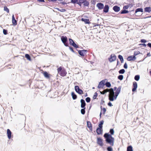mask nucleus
Instances as JSON below:
<instances>
[{
    "label": "nucleus",
    "instance_id": "obj_1",
    "mask_svg": "<svg viewBox=\"0 0 151 151\" xmlns=\"http://www.w3.org/2000/svg\"><path fill=\"white\" fill-rule=\"evenodd\" d=\"M111 134L106 133L104 135V137L106 139V143L109 144L111 146H113L114 145V138L112 137L111 135L114 134V131L113 129H111L110 130Z\"/></svg>",
    "mask_w": 151,
    "mask_h": 151
},
{
    "label": "nucleus",
    "instance_id": "obj_2",
    "mask_svg": "<svg viewBox=\"0 0 151 151\" xmlns=\"http://www.w3.org/2000/svg\"><path fill=\"white\" fill-rule=\"evenodd\" d=\"M106 93L107 92H109V99L110 101H114V99L113 98V96L114 95V89L112 88H110V89H106L104 90Z\"/></svg>",
    "mask_w": 151,
    "mask_h": 151
},
{
    "label": "nucleus",
    "instance_id": "obj_3",
    "mask_svg": "<svg viewBox=\"0 0 151 151\" xmlns=\"http://www.w3.org/2000/svg\"><path fill=\"white\" fill-rule=\"evenodd\" d=\"M58 73L62 76H65L67 74V72L63 67L60 66L57 69Z\"/></svg>",
    "mask_w": 151,
    "mask_h": 151
},
{
    "label": "nucleus",
    "instance_id": "obj_4",
    "mask_svg": "<svg viewBox=\"0 0 151 151\" xmlns=\"http://www.w3.org/2000/svg\"><path fill=\"white\" fill-rule=\"evenodd\" d=\"M113 89L114 91L116 90L115 95L114 92V95L113 96V98L114 101V100H116V99L120 93L121 89V86H119L117 89V88L116 87H114Z\"/></svg>",
    "mask_w": 151,
    "mask_h": 151
},
{
    "label": "nucleus",
    "instance_id": "obj_5",
    "mask_svg": "<svg viewBox=\"0 0 151 151\" xmlns=\"http://www.w3.org/2000/svg\"><path fill=\"white\" fill-rule=\"evenodd\" d=\"M106 81L107 80L106 79L101 81L99 83L98 88H103L104 86L105 85V83Z\"/></svg>",
    "mask_w": 151,
    "mask_h": 151
},
{
    "label": "nucleus",
    "instance_id": "obj_6",
    "mask_svg": "<svg viewBox=\"0 0 151 151\" xmlns=\"http://www.w3.org/2000/svg\"><path fill=\"white\" fill-rule=\"evenodd\" d=\"M75 90L77 93L80 95H81L83 93V91L81 89H80L79 87L78 86H75Z\"/></svg>",
    "mask_w": 151,
    "mask_h": 151
},
{
    "label": "nucleus",
    "instance_id": "obj_7",
    "mask_svg": "<svg viewBox=\"0 0 151 151\" xmlns=\"http://www.w3.org/2000/svg\"><path fill=\"white\" fill-rule=\"evenodd\" d=\"M61 40L62 42L63 43L64 45L66 46H68V44L67 43V40L66 36H62L61 37Z\"/></svg>",
    "mask_w": 151,
    "mask_h": 151
},
{
    "label": "nucleus",
    "instance_id": "obj_8",
    "mask_svg": "<svg viewBox=\"0 0 151 151\" xmlns=\"http://www.w3.org/2000/svg\"><path fill=\"white\" fill-rule=\"evenodd\" d=\"M116 59V57L115 55L112 54L110 55V57L109 58L108 60L110 62H111L115 60Z\"/></svg>",
    "mask_w": 151,
    "mask_h": 151
},
{
    "label": "nucleus",
    "instance_id": "obj_9",
    "mask_svg": "<svg viewBox=\"0 0 151 151\" xmlns=\"http://www.w3.org/2000/svg\"><path fill=\"white\" fill-rule=\"evenodd\" d=\"M103 141L101 138H97V143L98 144L101 146H102L104 145Z\"/></svg>",
    "mask_w": 151,
    "mask_h": 151
},
{
    "label": "nucleus",
    "instance_id": "obj_10",
    "mask_svg": "<svg viewBox=\"0 0 151 151\" xmlns=\"http://www.w3.org/2000/svg\"><path fill=\"white\" fill-rule=\"evenodd\" d=\"M70 44L74 47L77 48L78 47V45H77L71 39H69Z\"/></svg>",
    "mask_w": 151,
    "mask_h": 151
},
{
    "label": "nucleus",
    "instance_id": "obj_11",
    "mask_svg": "<svg viewBox=\"0 0 151 151\" xmlns=\"http://www.w3.org/2000/svg\"><path fill=\"white\" fill-rule=\"evenodd\" d=\"M87 52L86 50H79L78 51V53L81 56H84L86 54Z\"/></svg>",
    "mask_w": 151,
    "mask_h": 151
},
{
    "label": "nucleus",
    "instance_id": "obj_12",
    "mask_svg": "<svg viewBox=\"0 0 151 151\" xmlns=\"http://www.w3.org/2000/svg\"><path fill=\"white\" fill-rule=\"evenodd\" d=\"M139 54L142 55V54L139 51H134V55H133V60H135L136 58V56Z\"/></svg>",
    "mask_w": 151,
    "mask_h": 151
},
{
    "label": "nucleus",
    "instance_id": "obj_13",
    "mask_svg": "<svg viewBox=\"0 0 151 151\" xmlns=\"http://www.w3.org/2000/svg\"><path fill=\"white\" fill-rule=\"evenodd\" d=\"M137 87V84L136 82H133V92L136 90Z\"/></svg>",
    "mask_w": 151,
    "mask_h": 151
},
{
    "label": "nucleus",
    "instance_id": "obj_14",
    "mask_svg": "<svg viewBox=\"0 0 151 151\" xmlns=\"http://www.w3.org/2000/svg\"><path fill=\"white\" fill-rule=\"evenodd\" d=\"M44 77L48 79H49L50 78L51 75L48 73L46 71H43L42 72Z\"/></svg>",
    "mask_w": 151,
    "mask_h": 151
},
{
    "label": "nucleus",
    "instance_id": "obj_15",
    "mask_svg": "<svg viewBox=\"0 0 151 151\" xmlns=\"http://www.w3.org/2000/svg\"><path fill=\"white\" fill-rule=\"evenodd\" d=\"M96 6L99 10L102 9L104 7L103 4L101 3H98L96 5Z\"/></svg>",
    "mask_w": 151,
    "mask_h": 151
},
{
    "label": "nucleus",
    "instance_id": "obj_16",
    "mask_svg": "<svg viewBox=\"0 0 151 151\" xmlns=\"http://www.w3.org/2000/svg\"><path fill=\"white\" fill-rule=\"evenodd\" d=\"M96 133L98 135L102 134L103 132L102 128H98L96 130Z\"/></svg>",
    "mask_w": 151,
    "mask_h": 151
},
{
    "label": "nucleus",
    "instance_id": "obj_17",
    "mask_svg": "<svg viewBox=\"0 0 151 151\" xmlns=\"http://www.w3.org/2000/svg\"><path fill=\"white\" fill-rule=\"evenodd\" d=\"M113 9L115 12H118L120 11V8L117 6H115L113 7Z\"/></svg>",
    "mask_w": 151,
    "mask_h": 151
},
{
    "label": "nucleus",
    "instance_id": "obj_18",
    "mask_svg": "<svg viewBox=\"0 0 151 151\" xmlns=\"http://www.w3.org/2000/svg\"><path fill=\"white\" fill-rule=\"evenodd\" d=\"M87 126L89 128V129L91 131H92V124L90 122L87 121Z\"/></svg>",
    "mask_w": 151,
    "mask_h": 151
},
{
    "label": "nucleus",
    "instance_id": "obj_19",
    "mask_svg": "<svg viewBox=\"0 0 151 151\" xmlns=\"http://www.w3.org/2000/svg\"><path fill=\"white\" fill-rule=\"evenodd\" d=\"M103 12L105 13H107L108 12L109 7L108 5H105L104 7Z\"/></svg>",
    "mask_w": 151,
    "mask_h": 151
},
{
    "label": "nucleus",
    "instance_id": "obj_20",
    "mask_svg": "<svg viewBox=\"0 0 151 151\" xmlns=\"http://www.w3.org/2000/svg\"><path fill=\"white\" fill-rule=\"evenodd\" d=\"M12 18L13 24L14 25H16L17 24V21L15 19L14 15H12Z\"/></svg>",
    "mask_w": 151,
    "mask_h": 151
},
{
    "label": "nucleus",
    "instance_id": "obj_21",
    "mask_svg": "<svg viewBox=\"0 0 151 151\" xmlns=\"http://www.w3.org/2000/svg\"><path fill=\"white\" fill-rule=\"evenodd\" d=\"M81 107L82 108H84L86 106V105L85 101L83 99H81Z\"/></svg>",
    "mask_w": 151,
    "mask_h": 151
},
{
    "label": "nucleus",
    "instance_id": "obj_22",
    "mask_svg": "<svg viewBox=\"0 0 151 151\" xmlns=\"http://www.w3.org/2000/svg\"><path fill=\"white\" fill-rule=\"evenodd\" d=\"M7 134L8 138L10 139L11 137L12 132L9 129H7Z\"/></svg>",
    "mask_w": 151,
    "mask_h": 151
},
{
    "label": "nucleus",
    "instance_id": "obj_23",
    "mask_svg": "<svg viewBox=\"0 0 151 151\" xmlns=\"http://www.w3.org/2000/svg\"><path fill=\"white\" fill-rule=\"evenodd\" d=\"M151 11V8L150 7H147L144 8V12L150 13Z\"/></svg>",
    "mask_w": 151,
    "mask_h": 151
},
{
    "label": "nucleus",
    "instance_id": "obj_24",
    "mask_svg": "<svg viewBox=\"0 0 151 151\" xmlns=\"http://www.w3.org/2000/svg\"><path fill=\"white\" fill-rule=\"evenodd\" d=\"M138 12H143V9L142 8H138L136 9L135 11V14H137V13Z\"/></svg>",
    "mask_w": 151,
    "mask_h": 151
},
{
    "label": "nucleus",
    "instance_id": "obj_25",
    "mask_svg": "<svg viewBox=\"0 0 151 151\" xmlns=\"http://www.w3.org/2000/svg\"><path fill=\"white\" fill-rule=\"evenodd\" d=\"M81 20L84 22L86 24H89L90 23L88 19L82 18L81 19Z\"/></svg>",
    "mask_w": 151,
    "mask_h": 151
},
{
    "label": "nucleus",
    "instance_id": "obj_26",
    "mask_svg": "<svg viewBox=\"0 0 151 151\" xmlns=\"http://www.w3.org/2000/svg\"><path fill=\"white\" fill-rule=\"evenodd\" d=\"M71 94L72 98L73 100H75L77 99V96L76 94H75L74 92H72L71 93Z\"/></svg>",
    "mask_w": 151,
    "mask_h": 151
},
{
    "label": "nucleus",
    "instance_id": "obj_27",
    "mask_svg": "<svg viewBox=\"0 0 151 151\" xmlns=\"http://www.w3.org/2000/svg\"><path fill=\"white\" fill-rule=\"evenodd\" d=\"M104 122L102 120L100 122V123L98 125L99 127L98 128H102V125L104 124Z\"/></svg>",
    "mask_w": 151,
    "mask_h": 151
},
{
    "label": "nucleus",
    "instance_id": "obj_28",
    "mask_svg": "<svg viewBox=\"0 0 151 151\" xmlns=\"http://www.w3.org/2000/svg\"><path fill=\"white\" fill-rule=\"evenodd\" d=\"M134 79L135 80L137 81H138L140 79L139 75H136L134 77Z\"/></svg>",
    "mask_w": 151,
    "mask_h": 151
},
{
    "label": "nucleus",
    "instance_id": "obj_29",
    "mask_svg": "<svg viewBox=\"0 0 151 151\" xmlns=\"http://www.w3.org/2000/svg\"><path fill=\"white\" fill-rule=\"evenodd\" d=\"M128 12V11L124 10H122L120 12V13L121 14H126Z\"/></svg>",
    "mask_w": 151,
    "mask_h": 151
},
{
    "label": "nucleus",
    "instance_id": "obj_30",
    "mask_svg": "<svg viewBox=\"0 0 151 151\" xmlns=\"http://www.w3.org/2000/svg\"><path fill=\"white\" fill-rule=\"evenodd\" d=\"M25 57L28 60H31V58L29 55L28 54H26L25 55Z\"/></svg>",
    "mask_w": 151,
    "mask_h": 151
},
{
    "label": "nucleus",
    "instance_id": "obj_31",
    "mask_svg": "<svg viewBox=\"0 0 151 151\" xmlns=\"http://www.w3.org/2000/svg\"><path fill=\"white\" fill-rule=\"evenodd\" d=\"M127 151H132V147L131 146H129L127 147Z\"/></svg>",
    "mask_w": 151,
    "mask_h": 151
},
{
    "label": "nucleus",
    "instance_id": "obj_32",
    "mask_svg": "<svg viewBox=\"0 0 151 151\" xmlns=\"http://www.w3.org/2000/svg\"><path fill=\"white\" fill-rule=\"evenodd\" d=\"M106 109L105 108H103L101 110V112H102L103 114H104L105 113Z\"/></svg>",
    "mask_w": 151,
    "mask_h": 151
},
{
    "label": "nucleus",
    "instance_id": "obj_33",
    "mask_svg": "<svg viewBox=\"0 0 151 151\" xmlns=\"http://www.w3.org/2000/svg\"><path fill=\"white\" fill-rule=\"evenodd\" d=\"M105 85L108 87H110L111 86V84L110 82H107L105 83Z\"/></svg>",
    "mask_w": 151,
    "mask_h": 151
},
{
    "label": "nucleus",
    "instance_id": "obj_34",
    "mask_svg": "<svg viewBox=\"0 0 151 151\" xmlns=\"http://www.w3.org/2000/svg\"><path fill=\"white\" fill-rule=\"evenodd\" d=\"M85 108H84L81 109V113L82 114H85Z\"/></svg>",
    "mask_w": 151,
    "mask_h": 151
},
{
    "label": "nucleus",
    "instance_id": "obj_35",
    "mask_svg": "<svg viewBox=\"0 0 151 151\" xmlns=\"http://www.w3.org/2000/svg\"><path fill=\"white\" fill-rule=\"evenodd\" d=\"M118 78L119 79L122 80L123 78V76L122 75H120L118 76Z\"/></svg>",
    "mask_w": 151,
    "mask_h": 151
},
{
    "label": "nucleus",
    "instance_id": "obj_36",
    "mask_svg": "<svg viewBox=\"0 0 151 151\" xmlns=\"http://www.w3.org/2000/svg\"><path fill=\"white\" fill-rule=\"evenodd\" d=\"M4 11L8 13H9V10L7 8V7L5 6L4 7Z\"/></svg>",
    "mask_w": 151,
    "mask_h": 151
},
{
    "label": "nucleus",
    "instance_id": "obj_37",
    "mask_svg": "<svg viewBox=\"0 0 151 151\" xmlns=\"http://www.w3.org/2000/svg\"><path fill=\"white\" fill-rule=\"evenodd\" d=\"M125 70L124 69H121L119 71V72L120 74H123Z\"/></svg>",
    "mask_w": 151,
    "mask_h": 151
},
{
    "label": "nucleus",
    "instance_id": "obj_38",
    "mask_svg": "<svg viewBox=\"0 0 151 151\" xmlns=\"http://www.w3.org/2000/svg\"><path fill=\"white\" fill-rule=\"evenodd\" d=\"M97 95H98V93L97 92H95L94 94V95L93 96V99H96L97 96Z\"/></svg>",
    "mask_w": 151,
    "mask_h": 151
},
{
    "label": "nucleus",
    "instance_id": "obj_39",
    "mask_svg": "<svg viewBox=\"0 0 151 151\" xmlns=\"http://www.w3.org/2000/svg\"><path fill=\"white\" fill-rule=\"evenodd\" d=\"M83 3L84 5L85 6H88L89 4V2L88 1H85V2H84Z\"/></svg>",
    "mask_w": 151,
    "mask_h": 151
},
{
    "label": "nucleus",
    "instance_id": "obj_40",
    "mask_svg": "<svg viewBox=\"0 0 151 151\" xmlns=\"http://www.w3.org/2000/svg\"><path fill=\"white\" fill-rule=\"evenodd\" d=\"M86 1V0H79L78 4L80 5H81L80 4H81L83 3L84 2H85V1Z\"/></svg>",
    "mask_w": 151,
    "mask_h": 151
},
{
    "label": "nucleus",
    "instance_id": "obj_41",
    "mask_svg": "<svg viewBox=\"0 0 151 151\" xmlns=\"http://www.w3.org/2000/svg\"><path fill=\"white\" fill-rule=\"evenodd\" d=\"M3 34L5 35H6L7 34V30L4 29L3 30Z\"/></svg>",
    "mask_w": 151,
    "mask_h": 151
},
{
    "label": "nucleus",
    "instance_id": "obj_42",
    "mask_svg": "<svg viewBox=\"0 0 151 151\" xmlns=\"http://www.w3.org/2000/svg\"><path fill=\"white\" fill-rule=\"evenodd\" d=\"M140 42L142 43H145L146 42H147V41L145 39H142L141 40Z\"/></svg>",
    "mask_w": 151,
    "mask_h": 151
},
{
    "label": "nucleus",
    "instance_id": "obj_43",
    "mask_svg": "<svg viewBox=\"0 0 151 151\" xmlns=\"http://www.w3.org/2000/svg\"><path fill=\"white\" fill-rule=\"evenodd\" d=\"M108 151H113L112 148L111 147H109L107 148Z\"/></svg>",
    "mask_w": 151,
    "mask_h": 151
},
{
    "label": "nucleus",
    "instance_id": "obj_44",
    "mask_svg": "<svg viewBox=\"0 0 151 151\" xmlns=\"http://www.w3.org/2000/svg\"><path fill=\"white\" fill-rule=\"evenodd\" d=\"M86 100L87 102H89L91 100L90 98L88 97H87L86 98Z\"/></svg>",
    "mask_w": 151,
    "mask_h": 151
},
{
    "label": "nucleus",
    "instance_id": "obj_45",
    "mask_svg": "<svg viewBox=\"0 0 151 151\" xmlns=\"http://www.w3.org/2000/svg\"><path fill=\"white\" fill-rule=\"evenodd\" d=\"M127 59L128 60L130 61L132 60V56H130L127 57Z\"/></svg>",
    "mask_w": 151,
    "mask_h": 151
},
{
    "label": "nucleus",
    "instance_id": "obj_46",
    "mask_svg": "<svg viewBox=\"0 0 151 151\" xmlns=\"http://www.w3.org/2000/svg\"><path fill=\"white\" fill-rule=\"evenodd\" d=\"M58 10L60 11V12H65V11H66V10L65 9H58Z\"/></svg>",
    "mask_w": 151,
    "mask_h": 151
},
{
    "label": "nucleus",
    "instance_id": "obj_47",
    "mask_svg": "<svg viewBox=\"0 0 151 151\" xmlns=\"http://www.w3.org/2000/svg\"><path fill=\"white\" fill-rule=\"evenodd\" d=\"M78 0H71V2L73 4H75L78 1Z\"/></svg>",
    "mask_w": 151,
    "mask_h": 151
},
{
    "label": "nucleus",
    "instance_id": "obj_48",
    "mask_svg": "<svg viewBox=\"0 0 151 151\" xmlns=\"http://www.w3.org/2000/svg\"><path fill=\"white\" fill-rule=\"evenodd\" d=\"M139 45L142 46H144L145 47H146L147 46V45L145 43L140 44Z\"/></svg>",
    "mask_w": 151,
    "mask_h": 151
},
{
    "label": "nucleus",
    "instance_id": "obj_49",
    "mask_svg": "<svg viewBox=\"0 0 151 151\" xmlns=\"http://www.w3.org/2000/svg\"><path fill=\"white\" fill-rule=\"evenodd\" d=\"M129 6H125L123 7V9L124 10H126L128 9Z\"/></svg>",
    "mask_w": 151,
    "mask_h": 151
},
{
    "label": "nucleus",
    "instance_id": "obj_50",
    "mask_svg": "<svg viewBox=\"0 0 151 151\" xmlns=\"http://www.w3.org/2000/svg\"><path fill=\"white\" fill-rule=\"evenodd\" d=\"M124 67L125 69H127V65L126 63H125L124 65Z\"/></svg>",
    "mask_w": 151,
    "mask_h": 151
},
{
    "label": "nucleus",
    "instance_id": "obj_51",
    "mask_svg": "<svg viewBox=\"0 0 151 151\" xmlns=\"http://www.w3.org/2000/svg\"><path fill=\"white\" fill-rule=\"evenodd\" d=\"M118 58L120 59V60H121L123 59V57L120 55H118Z\"/></svg>",
    "mask_w": 151,
    "mask_h": 151
},
{
    "label": "nucleus",
    "instance_id": "obj_52",
    "mask_svg": "<svg viewBox=\"0 0 151 151\" xmlns=\"http://www.w3.org/2000/svg\"><path fill=\"white\" fill-rule=\"evenodd\" d=\"M147 45L148 47L151 48V43H148V44Z\"/></svg>",
    "mask_w": 151,
    "mask_h": 151
},
{
    "label": "nucleus",
    "instance_id": "obj_53",
    "mask_svg": "<svg viewBox=\"0 0 151 151\" xmlns=\"http://www.w3.org/2000/svg\"><path fill=\"white\" fill-rule=\"evenodd\" d=\"M69 48L70 49V50L73 52H74V50L73 49V48H72V47H69Z\"/></svg>",
    "mask_w": 151,
    "mask_h": 151
},
{
    "label": "nucleus",
    "instance_id": "obj_54",
    "mask_svg": "<svg viewBox=\"0 0 151 151\" xmlns=\"http://www.w3.org/2000/svg\"><path fill=\"white\" fill-rule=\"evenodd\" d=\"M108 105L110 106H112V104L110 102H109V103H108Z\"/></svg>",
    "mask_w": 151,
    "mask_h": 151
},
{
    "label": "nucleus",
    "instance_id": "obj_55",
    "mask_svg": "<svg viewBox=\"0 0 151 151\" xmlns=\"http://www.w3.org/2000/svg\"><path fill=\"white\" fill-rule=\"evenodd\" d=\"M105 91L104 90L102 92H101V94H104L105 93H106V92H105Z\"/></svg>",
    "mask_w": 151,
    "mask_h": 151
},
{
    "label": "nucleus",
    "instance_id": "obj_56",
    "mask_svg": "<svg viewBox=\"0 0 151 151\" xmlns=\"http://www.w3.org/2000/svg\"><path fill=\"white\" fill-rule=\"evenodd\" d=\"M151 56V55L150 54V52L147 53V56L148 57H150Z\"/></svg>",
    "mask_w": 151,
    "mask_h": 151
},
{
    "label": "nucleus",
    "instance_id": "obj_57",
    "mask_svg": "<svg viewBox=\"0 0 151 151\" xmlns=\"http://www.w3.org/2000/svg\"><path fill=\"white\" fill-rule=\"evenodd\" d=\"M38 1L40 2H44L45 1L44 0H38Z\"/></svg>",
    "mask_w": 151,
    "mask_h": 151
},
{
    "label": "nucleus",
    "instance_id": "obj_58",
    "mask_svg": "<svg viewBox=\"0 0 151 151\" xmlns=\"http://www.w3.org/2000/svg\"><path fill=\"white\" fill-rule=\"evenodd\" d=\"M150 17H151V16H148V17H145L144 18L146 19V18H150Z\"/></svg>",
    "mask_w": 151,
    "mask_h": 151
},
{
    "label": "nucleus",
    "instance_id": "obj_59",
    "mask_svg": "<svg viewBox=\"0 0 151 151\" xmlns=\"http://www.w3.org/2000/svg\"><path fill=\"white\" fill-rule=\"evenodd\" d=\"M120 61H121V63H123V61H124V60H123V59L121 60H120Z\"/></svg>",
    "mask_w": 151,
    "mask_h": 151
},
{
    "label": "nucleus",
    "instance_id": "obj_60",
    "mask_svg": "<svg viewBox=\"0 0 151 151\" xmlns=\"http://www.w3.org/2000/svg\"><path fill=\"white\" fill-rule=\"evenodd\" d=\"M50 1L53 2L55 1H57V0H50Z\"/></svg>",
    "mask_w": 151,
    "mask_h": 151
},
{
    "label": "nucleus",
    "instance_id": "obj_61",
    "mask_svg": "<svg viewBox=\"0 0 151 151\" xmlns=\"http://www.w3.org/2000/svg\"><path fill=\"white\" fill-rule=\"evenodd\" d=\"M149 73H150V75L151 76V70L150 71Z\"/></svg>",
    "mask_w": 151,
    "mask_h": 151
},
{
    "label": "nucleus",
    "instance_id": "obj_62",
    "mask_svg": "<svg viewBox=\"0 0 151 151\" xmlns=\"http://www.w3.org/2000/svg\"><path fill=\"white\" fill-rule=\"evenodd\" d=\"M101 112L100 113V117H101Z\"/></svg>",
    "mask_w": 151,
    "mask_h": 151
},
{
    "label": "nucleus",
    "instance_id": "obj_63",
    "mask_svg": "<svg viewBox=\"0 0 151 151\" xmlns=\"http://www.w3.org/2000/svg\"><path fill=\"white\" fill-rule=\"evenodd\" d=\"M58 1H63V0H58Z\"/></svg>",
    "mask_w": 151,
    "mask_h": 151
},
{
    "label": "nucleus",
    "instance_id": "obj_64",
    "mask_svg": "<svg viewBox=\"0 0 151 151\" xmlns=\"http://www.w3.org/2000/svg\"><path fill=\"white\" fill-rule=\"evenodd\" d=\"M118 62L117 61V65H118Z\"/></svg>",
    "mask_w": 151,
    "mask_h": 151
}]
</instances>
